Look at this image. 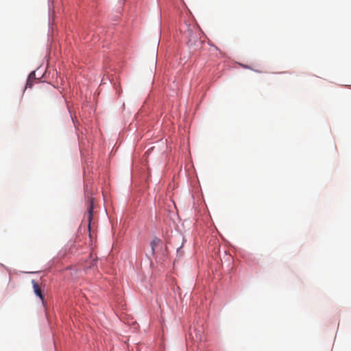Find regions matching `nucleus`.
Segmentation results:
<instances>
[{"mask_svg":"<svg viewBox=\"0 0 351 351\" xmlns=\"http://www.w3.org/2000/svg\"><path fill=\"white\" fill-rule=\"evenodd\" d=\"M161 243V240L157 237H154L150 245L152 247V254H154L155 253V250L157 246H158Z\"/></svg>","mask_w":351,"mask_h":351,"instance_id":"39448f33","label":"nucleus"},{"mask_svg":"<svg viewBox=\"0 0 351 351\" xmlns=\"http://www.w3.org/2000/svg\"><path fill=\"white\" fill-rule=\"evenodd\" d=\"M94 209V200L93 198L90 197L87 201V218L88 221V228H90V223L93 219V213Z\"/></svg>","mask_w":351,"mask_h":351,"instance_id":"f257e3e1","label":"nucleus"},{"mask_svg":"<svg viewBox=\"0 0 351 351\" xmlns=\"http://www.w3.org/2000/svg\"><path fill=\"white\" fill-rule=\"evenodd\" d=\"M202 45V41L199 40L196 36L190 34V38L188 42V45L190 48H192L193 46H195L197 47V48H199L201 47Z\"/></svg>","mask_w":351,"mask_h":351,"instance_id":"7ed1b4c3","label":"nucleus"},{"mask_svg":"<svg viewBox=\"0 0 351 351\" xmlns=\"http://www.w3.org/2000/svg\"><path fill=\"white\" fill-rule=\"evenodd\" d=\"M39 82V78H37L36 77L35 71L32 72L27 78L26 85H25V89L27 88H31L34 84H37Z\"/></svg>","mask_w":351,"mask_h":351,"instance_id":"f03ea898","label":"nucleus"},{"mask_svg":"<svg viewBox=\"0 0 351 351\" xmlns=\"http://www.w3.org/2000/svg\"><path fill=\"white\" fill-rule=\"evenodd\" d=\"M90 258H91V261H90L89 265L86 266V268H85L86 271H87L88 269L97 267V259L95 258H93L92 255H90Z\"/></svg>","mask_w":351,"mask_h":351,"instance_id":"423d86ee","label":"nucleus"},{"mask_svg":"<svg viewBox=\"0 0 351 351\" xmlns=\"http://www.w3.org/2000/svg\"><path fill=\"white\" fill-rule=\"evenodd\" d=\"M32 284H33V289H34V291L35 294L37 296H38L40 298V300L43 302L44 298H43V295L42 293V290H41L39 285L34 280H32Z\"/></svg>","mask_w":351,"mask_h":351,"instance_id":"20e7f679","label":"nucleus"},{"mask_svg":"<svg viewBox=\"0 0 351 351\" xmlns=\"http://www.w3.org/2000/svg\"><path fill=\"white\" fill-rule=\"evenodd\" d=\"M243 68H248L247 66H245V65H243L242 66Z\"/></svg>","mask_w":351,"mask_h":351,"instance_id":"0eeeda50","label":"nucleus"}]
</instances>
